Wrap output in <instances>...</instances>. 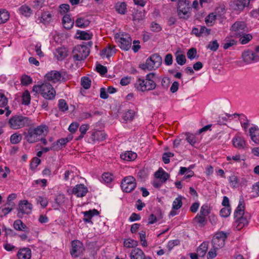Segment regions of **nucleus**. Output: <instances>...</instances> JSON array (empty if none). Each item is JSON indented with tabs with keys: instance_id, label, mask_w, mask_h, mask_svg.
<instances>
[{
	"instance_id": "f257e3e1",
	"label": "nucleus",
	"mask_w": 259,
	"mask_h": 259,
	"mask_svg": "<svg viewBox=\"0 0 259 259\" xmlns=\"http://www.w3.org/2000/svg\"><path fill=\"white\" fill-rule=\"evenodd\" d=\"M48 126L45 124L36 127H29L23 133L24 139L29 143L32 144L39 141L40 137L45 136V132H48Z\"/></svg>"
},
{
	"instance_id": "f03ea898",
	"label": "nucleus",
	"mask_w": 259,
	"mask_h": 259,
	"mask_svg": "<svg viewBox=\"0 0 259 259\" xmlns=\"http://www.w3.org/2000/svg\"><path fill=\"white\" fill-rule=\"evenodd\" d=\"M156 74L150 72L147 74L145 78H139L134 84V87L138 91L145 92L153 90L156 87L155 82Z\"/></svg>"
},
{
	"instance_id": "7ed1b4c3",
	"label": "nucleus",
	"mask_w": 259,
	"mask_h": 259,
	"mask_svg": "<svg viewBox=\"0 0 259 259\" xmlns=\"http://www.w3.org/2000/svg\"><path fill=\"white\" fill-rule=\"evenodd\" d=\"M32 91L36 94H40L46 100H53L56 96V91L49 82H44L41 84L33 87Z\"/></svg>"
},
{
	"instance_id": "20e7f679",
	"label": "nucleus",
	"mask_w": 259,
	"mask_h": 259,
	"mask_svg": "<svg viewBox=\"0 0 259 259\" xmlns=\"http://www.w3.org/2000/svg\"><path fill=\"white\" fill-rule=\"evenodd\" d=\"M162 63V58L157 54H154L149 57L145 62L140 64L139 67L143 70L151 71L158 68Z\"/></svg>"
},
{
	"instance_id": "39448f33",
	"label": "nucleus",
	"mask_w": 259,
	"mask_h": 259,
	"mask_svg": "<svg viewBox=\"0 0 259 259\" xmlns=\"http://www.w3.org/2000/svg\"><path fill=\"white\" fill-rule=\"evenodd\" d=\"M188 0H180L177 5V12L180 18L188 19L191 15L192 8Z\"/></svg>"
},
{
	"instance_id": "423d86ee",
	"label": "nucleus",
	"mask_w": 259,
	"mask_h": 259,
	"mask_svg": "<svg viewBox=\"0 0 259 259\" xmlns=\"http://www.w3.org/2000/svg\"><path fill=\"white\" fill-rule=\"evenodd\" d=\"M30 120L27 117L21 115L13 116L9 119V124L12 129L18 130L25 126L28 125Z\"/></svg>"
},
{
	"instance_id": "0eeeda50",
	"label": "nucleus",
	"mask_w": 259,
	"mask_h": 259,
	"mask_svg": "<svg viewBox=\"0 0 259 259\" xmlns=\"http://www.w3.org/2000/svg\"><path fill=\"white\" fill-rule=\"evenodd\" d=\"M115 39L122 50L127 51L131 47L132 40L128 33H117L115 35Z\"/></svg>"
},
{
	"instance_id": "6e6552de",
	"label": "nucleus",
	"mask_w": 259,
	"mask_h": 259,
	"mask_svg": "<svg viewBox=\"0 0 259 259\" xmlns=\"http://www.w3.org/2000/svg\"><path fill=\"white\" fill-rule=\"evenodd\" d=\"M73 53V58L75 60L81 61L89 55L90 49L87 46L78 45L74 48Z\"/></svg>"
},
{
	"instance_id": "1a4fd4ad",
	"label": "nucleus",
	"mask_w": 259,
	"mask_h": 259,
	"mask_svg": "<svg viewBox=\"0 0 259 259\" xmlns=\"http://www.w3.org/2000/svg\"><path fill=\"white\" fill-rule=\"evenodd\" d=\"M137 186L136 180L133 176L125 177L121 182V187L123 191L130 193L133 191Z\"/></svg>"
},
{
	"instance_id": "9d476101",
	"label": "nucleus",
	"mask_w": 259,
	"mask_h": 259,
	"mask_svg": "<svg viewBox=\"0 0 259 259\" xmlns=\"http://www.w3.org/2000/svg\"><path fill=\"white\" fill-rule=\"evenodd\" d=\"M32 205L26 200H21L18 204L17 208V216L19 218H22L24 214H28L31 213Z\"/></svg>"
},
{
	"instance_id": "9b49d317",
	"label": "nucleus",
	"mask_w": 259,
	"mask_h": 259,
	"mask_svg": "<svg viewBox=\"0 0 259 259\" xmlns=\"http://www.w3.org/2000/svg\"><path fill=\"white\" fill-rule=\"evenodd\" d=\"M227 237V234L223 232L216 233L211 241L213 248L214 249H219L223 247L225 245V242Z\"/></svg>"
},
{
	"instance_id": "f8f14e48",
	"label": "nucleus",
	"mask_w": 259,
	"mask_h": 259,
	"mask_svg": "<svg viewBox=\"0 0 259 259\" xmlns=\"http://www.w3.org/2000/svg\"><path fill=\"white\" fill-rule=\"evenodd\" d=\"M46 82L57 83L59 82L64 81V77L60 71L56 70H52L48 72L45 76Z\"/></svg>"
},
{
	"instance_id": "ddd939ff",
	"label": "nucleus",
	"mask_w": 259,
	"mask_h": 259,
	"mask_svg": "<svg viewBox=\"0 0 259 259\" xmlns=\"http://www.w3.org/2000/svg\"><path fill=\"white\" fill-rule=\"evenodd\" d=\"M231 30L236 36H241L248 31V28L244 22L237 21L233 24Z\"/></svg>"
},
{
	"instance_id": "4468645a",
	"label": "nucleus",
	"mask_w": 259,
	"mask_h": 259,
	"mask_svg": "<svg viewBox=\"0 0 259 259\" xmlns=\"http://www.w3.org/2000/svg\"><path fill=\"white\" fill-rule=\"evenodd\" d=\"M72 248L70 253L72 257H78L84 250L83 243L78 240H74L71 242Z\"/></svg>"
},
{
	"instance_id": "2eb2a0df",
	"label": "nucleus",
	"mask_w": 259,
	"mask_h": 259,
	"mask_svg": "<svg viewBox=\"0 0 259 259\" xmlns=\"http://www.w3.org/2000/svg\"><path fill=\"white\" fill-rule=\"evenodd\" d=\"M243 61L246 64H251L259 61V56L250 50L244 51L242 54Z\"/></svg>"
},
{
	"instance_id": "dca6fc26",
	"label": "nucleus",
	"mask_w": 259,
	"mask_h": 259,
	"mask_svg": "<svg viewBox=\"0 0 259 259\" xmlns=\"http://www.w3.org/2000/svg\"><path fill=\"white\" fill-rule=\"evenodd\" d=\"M88 192V188L83 184L77 185L72 190V193L78 197H84Z\"/></svg>"
},
{
	"instance_id": "f3484780",
	"label": "nucleus",
	"mask_w": 259,
	"mask_h": 259,
	"mask_svg": "<svg viewBox=\"0 0 259 259\" xmlns=\"http://www.w3.org/2000/svg\"><path fill=\"white\" fill-rule=\"evenodd\" d=\"M131 259H152L150 256L146 257L142 249L134 248L130 254Z\"/></svg>"
},
{
	"instance_id": "a211bd4d",
	"label": "nucleus",
	"mask_w": 259,
	"mask_h": 259,
	"mask_svg": "<svg viewBox=\"0 0 259 259\" xmlns=\"http://www.w3.org/2000/svg\"><path fill=\"white\" fill-rule=\"evenodd\" d=\"M14 202H6L0 207V217L3 218L9 213L15 207Z\"/></svg>"
},
{
	"instance_id": "6ab92c4d",
	"label": "nucleus",
	"mask_w": 259,
	"mask_h": 259,
	"mask_svg": "<svg viewBox=\"0 0 259 259\" xmlns=\"http://www.w3.org/2000/svg\"><path fill=\"white\" fill-rule=\"evenodd\" d=\"M31 256V251L29 248L20 249L17 253L18 259H30Z\"/></svg>"
},
{
	"instance_id": "aec40b11",
	"label": "nucleus",
	"mask_w": 259,
	"mask_h": 259,
	"mask_svg": "<svg viewBox=\"0 0 259 259\" xmlns=\"http://www.w3.org/2000/svg\"><path fill=\"white\" fill-rule=\"evenodd\" d=\"M83 213L84 214V218L83 219L84 222L93 223L91 221L92 218L95 215H99V212L97 209H93L84 211Z\"/></svg>"
},
{
	"instance_id": "412c9836",
	"label": "nucleus",
	"mask_w": 259,
	"mask_h": 259,
	"mask_svg": "<svg viewBox=\"0 0 259 259\" xmlns=\"http://www.w3.org/2000/svg\"><path fill=\"white\" fill-rule=\"evenodd\" d=\"M249 135L251 140L255 144H259V129L254 126L249 129Z\"/></svg>"
},
{
	"instance_id": "4be33fe9",
	"label": "nucleus",
	"mask_w": 259,
	"mask_h": 259,
	"mask_svg": "<svg viewBox=\"0 0 259 259\" xmlns=\"http://www.w3.org/2000/svg\"><path fill=\"white\" fill-rule=\"evenodd\" d=\"M13 227L16 230L18 231H23L25 233H28L29 232L28 228L21 220L19 219L16 220L14 221L13 223Z\"/></svg>"
},
{
	"instance_id": "5701e85b",
	"label": "nucleus",
	"mask_w": 259,
	"mask_h": 259,
	"mask_svg": "<svg viewBox=\"0 0 259 259\" xmlns=\"http://www.w3.org/2000/svg\"><path fill=\"white\" fill-rule=\"evenodd\" d=\"M52 15L48 12L42 13L41 16L37 19L38 23H42L44 24H49L52 20Z\"/></svg>"
},
{
	"instance_id": "b1692460",
	"label": "nucleus",
	"mask_w": 259,
	"mask_h": 259,
	"mask_svg": "<svg viewBox=\"0 0 259 259\" xmlns=\"http://www.w3.org/2000/svg\"><path fill=\"white\" fill-rule=\"evenodd\" d=\"M243 202L244 200L243 198L239 200V204L234 212V217L235 218L244 217V205L243 204Z\"/></svg>"
},
{
	"instance_id": "393cba45",
	"label": "nucleus",
	"mask_w": 259,
	"mask_h": 259,
	"mask_svg": "<svg viewBox=\"0 0 259 259\" xmlns=\"http://www.w3.org/2000/svg\"><path fill=\"white\" fill-rule=\"evenodd\" d=\"M154 176L156 178L159 179L162 182L164 183L169 177V175L162 168H159V169L155 172Z\"/></svg>"
},
{
	"instance_id": "a878e982",
	"label": "nucleus",
	"mask_w": 259,
	"mask_h": 259,
	"mask_svg": "<svg viewBox=\"0 0 259 259\" xmlns=\"http://www.w3.org/2000/svg\"><path fill=\"white\" fill-rule=\"evenodd\" d=\"M234 146L239 149H243L245 146V141L241 137H235L232 140Z\"/></svg>"
},
{
	"instance_id": "bb28decb",
	"label": "nucleus",
	"mask_w": 259,
	"mask_h": 259,
	"mask_svg": "<svg viewBox=\"0 0 259 259\" xmlns=\"http://www.w3.org/2000/svg\"><path fill=\"white\" fill-rule=\"evenodd\" d=\"M62 24L65 28L70 29L73 26L74 21L71 19L70 15H65L62 18Z\"/></svg>"
},
{
	"instance_id": "cd10ccee",
	"label": "nucleus",
	"mask_w": 259,
	"mask_h": 259,
	"mask_svg": "<svg viewBox=\"0 0 259 259\" xmlns=\"http://www.w3.org/2000/svg\"><path fill=\"white\" fill-rule=\"evenodd\" d=\"M90 21L85 17H79L75 21V25L78 27L85 28L89 25Z\"/></svg>"
},
{
	"instance_id": "c85d7f7f",
	"label": "nucleus",
	"mask_w": 259,
	"mask_h": 259,
	"mask_svg": "<svg viewBox=\"0 0 259 259\" xmlns=\"http://www.w3.org/2000/svg\"><path fill=\"white\" fill-rule=\"evenodd\" d=\"M106 134L102 131H96L92 135L93 141H103L106 139Z\"/></svg>"
},
{
	"instance_id": "c756f323",
	"label": "nucleus",
	"mask_w": 259,
	"mask_h": 259,
	"mask_svg": "<svg viewBox=\"0 0 259 259\" xmlns=\"http://www.w3.org/2000/svg\"><path fill=\"white\" fill-rule=\"evenodd\" d=\"M122 159L126 161H132L135 160L137 157V154L131 151H126L120 155Z\"/></svg>"
},
{
	"instance_id": "7c9ffc66",
	"label": "nucleus",
	"mask_w": 259,
	"mask_h": 259,
	"mask_svg": "<svg viewBox=\"0 0 259 259\" xmlns=\"http://www.w3.org/2000/svg\"><path fill=\"white\" fill-rule=\"evenodd\" d=\"M186 141L192 146L199 143V139L195 135L191 133H186L185 134Z\"/></svg>"
},
{
	"instance_id": "2f4dec72",
	"label": "nucleus",
	"mask_w": 259,
	"mask_h": 259,
	"mask_svg": "<svg viewBox=\"0 0 259 259\" xmlns=\"http://www.w3.org/2000/svg\"><path fill=\"white\" fill-rule=\"evenodd\" d=\"M114 53V47L109 45L102 51L100 54L102 57L106 56V57H109L111 56Z\"/></svg>"
},
{
	"instance_id": "473e14b6",
	"label": "nucleus",
	"mask_w": 259,
	"mask_h": 259,
	"mask_svg": "<svg viewBox=\"0 0 259 259\" xmlns=\"http://www.w3.org/2000/svg\"><path fill=\"white\" fill-rule=\"evenodd\" d=\"M208 249V244L206 242H203L201 245L198 247L197 249V254L200 256H204Z\"/></svg>"
},
{
	"instance_id": "72a5a7b5",
	"label": "nucleus",
	"mask_w": 259,
	"mask_h": 259,
	"mask_svg": "<svg viewBox=\"0 0 259 259\" xmlns=\"http://www.w3.org/2000/svg\"><path fill=\"white\" fill-rule=\"evenodd\" d=\"M67 56V51L64 48H59L56 51L55 56L58 60H62Z\"/></svg>"
},
{
	"instance_id": "f704fd0d",
	"label": "nucleus",
	"mask_w": 259,
	"mask_h": 259,
	"mask_svg": "<svg viewBox=\"0 0 259 259\" xmlns=\"http://www.w3.org/2000/svg\"><path fill=\"white\" fill-rule=\"evenodd\" d=\"M158 214L156 215L153 213H152L150 215L148 218V224H153L156 223L157 221L161 219L162 218V213L161 210H159L158 211Z\"/></svg>"
},
{
	"instance_id": "c9c22d12",
	"label": "nucleus",
	"mask_w": 259,
	"mask_h": 259,
	"mask_svg": "<svg viewBox=\"0 0 259 259\" xmlns=\"http://www.w3.org/2000/svg\"><path fill=\"white\" fill-rule=\"evenodd\" d=\"M116 11L120 14H125L126 12V4L124 2H118L115 6Z\"/></svg>"
},
{
	"instance_id": "e433bc0d",
	"label": "nucleus",
	"mask_w": 259,
	"mask_h": 259,
	"mask_svg": "<svg viewBox=\"0 0 259 259\" xmlns=\"http://www.w3.org/2000/svg\"><path fill=\"white\" fill-rule=\"evenodd\" d=\"M236 223L237 224L236 228L238 230H240L244 226L247 225L248 222L245 217L236 218Z\"/></svg>"
},
{
	"instance_id": "4c0bfd02",
	"label": "nucleus",
	"mask_w": 259,
	"mask_h": 259,
	"mask_svg": "<svg viewBox=\"0 0 259 259\" xmlns=\"http://www.w3.org/2000/svg\"><path fill=\"white\" fill-rule=\"evenodd\" d=\"M31 100L30 95L28 90L25 91L22 96V104L28 105L30 104Z\"/></svg>"
},
{
	"instance_id": "58836bf2",
	"label": "nucleus",
	"mask_w": 259,
	"mask_h": 259,
	"mask_svg": "<svg viewBox=\"0 0 259 259\" xmlns=\"http://www.w3.org/2000/svg\"><path fill=\"white\" fill-rule=\"evenodd\" d=\"M9 14L4 9H0V24L6 22L9 19Z\"/></svg>"
},
{
	"instance_id": "ea45409f",
	"label": "nucleus",
	"mask_w": 259,
	"mask_h": 259,
	"mask_svg": "<svg viewBox=\"0 0 259 259\" xmlns=\"http://www.w3.org/2000/svg\"><path fill=\"white\" fill-rule=\"evenodd\" d=\"M20 12L26 17H29L32 14L30 8L26 5H23L19 8Z\"/></svg>"
},
{
	"instance_id": "a19ab883",
	"label": "nucleus",
	"mask_w": 259,
	"mask_h": 259,
	"mask_svg": "<svg viewBox=\"0 0 259 259\" xmlns=\"http://www.w3.org/2000/svg\"><path fill=\"white\" fill-rule=\"evenodd\" d=\"M135 111L133 110H128L126 112L123 113L122 119L124 121H127L128 120H132L135 115Z\"/></svg>"
},
{
	"instance_id": "79ce46f5",
	"label": "nucleus",
	"mask_w": 259,
	"mask_h": 259,
	"mask_svg": "<svg viewBox=\"0 0 259 259\" xmlns=\"http://www.w3.org/2000/svg\"><path fill=\"white\" fill-rule=\"evenodd\" d=\"M194 221L198 224H199V226L201 227L204 226L207 220L206 219V217L198 214L195 218H194Z\"/></svg>"
},
{
	"instance_id": "37998d69",
	"label": "nucleus",
	"mask_w": 259,
	"mask_h": 259,
	"mask_svg": "<svg viewBox=\"0 0 259 259\" xmlns=\"http://www.w3.org/2000/svg\"><path fill=\"white\" fill-rule=\"evenodd\" d=\"M78 38L81 40H89L91 39L92 34L84 31H77Z\"/></svg>"
},
{
	"instance_id": "c03bdc74",
	"label": "nucleus",
	"mask_w": 259,
	"mask_h": 259,
	"mask_svg": "<svg viewBox=\"0 0 259 259\" xmlns=\"http://www.w3.org/2000/svg\"><path fill=\"white\" fill-rule=\"evenodd\" d=\"M236 41L233 39H230L229 38H226L224 40V42L223 43V48L225 50L228 49L231 47L236 45Z\"/></svg>"
},
{
	"instance_id": "a18cd8bd",
	"label": "nucleus",
	"mask_w": 259,
	"mask_h": 259,
	"mask_svg": "<svg viewBox=\"0 0 259 259\" xmlns=\"http://www.w3.org/2000/svg\"><path fill=\"white\" fill-rule=\"evenodd\" d=\"M251 0H237L235 5L239 9H243L247 7Z\"/></svg>"
},
{
	"instance_id": "49530a36",
	"label": "nucleus",
	"mask_w": 259,
	"mask_h": 259,
	"mask_svg": "<svg viewBox=\"0 0 259 259\" xmlns=\"http://www.w3.org/2000/svg\"><path fill=\"white\" fill-rule=\"evenodd\" d=\"M123 244L127 248H133L138 245V242L132 239H127L124 240Z\"/></svg>"
},
{
	"instance_id": "de8ad7c7",
	"label": "nucleus",
	"mask_w": 259,
	"mask_h": 259,
	"mask_svg": "<svg viewBox=\"0 0 259 259\" xmlns=\"http://www.w3.org/2000/svg\"><path fill=\"white\" fill-rule=\"evenodd\" d=\"M21 140V135L18 133L12 134L10 137V142L13 144H16L20 143Z\"/></svg>"
},
{
	"instance_id": "09e8293b",
	"label": "nucleus",
	"mask_w": 259,
	"mask_h": 259,
	"mask_svg": "<svg viewBox=\"0 0 259 259\" xmlns=\"http://www.w3.org/2000/svg\"><path fill=\"white\" fill-rule=\"evenodd\" d=\"M240 42L242 45L247 44L252 38V36L250 34H242V36H240Z\"/></svg>"
},
{
	"instance_id": "8fccbe9b",
	"label": "nucleus",
	"mask_w": 259,
	"mask_h": 259,
	"mask_svg": "<svg viewBox=\"0 0 259 259\" xmlns=\"http://www.w3.org/2000/svg\"><path fill=\"white\" fill-rule=\"evenodd\" d=\"M81 84L85 89H89L91 85V80L88 77H83L81 78Z\"/></svg>"
},
{
	"instance_id": "3c124183",
	"label": "nucleus",
	"mask_w": 259,
	"mask_h": 259,
	"mask_svg": "<svg viewBox=\"0 0 259 259\" xmlns=\"http://www.w3.org/2000/svg\"><path fill=\"white\" fill-rule=\"evenodd\" d=\"M144 18V14L142 11L138 12L133 14V20L135 22H139Z\"/></svg>"
},
{
	"instance_id": "603ef678",
	"label": "nucleus",
	"mask_w": 259,
	"mask_h": 259,
	"mask_svg": "<svg viewBox=\"0 0 259 259\" xmlns=\"http://www.w3.org/2000/svg\"><path fill=\"white\" fill-rule=\"evenodd\" d=\"M216 19V16L213 13L209 14L205 19L206 24L208 26H211Z\"/></svg>"
},
{
	"instance_id": "864d4df0",
	"label": "nucleus",
	"mask_w": 259,
	"mask_h": 259,
	"mask_svg": "<svg viewBox=\"0 0 259 259\" xmlns=\"http://www.w3.org/2000/svg\"><path fill=\"white\" fill-rule=\"evenodd\" d=\"M38 203H39L42 208H45L48 204V201L47 198L39 196L36 198Z\"/></svg>"
},
{
	"instance_id": "5fc2aeb1",
	"label": "nucleus",
	"mask_w": 259,
	"mask_h": 259,
	"mask_svg": "<svg viewBox=\"0 0 259 259\" xmlns=\"http://www.w3.org/2000/svg\"><path fill=\"white\" fill-rule=\"evenodd\" d=\"M58 107L59 109L62 112H65L68 109V105L64 99H60L59 100Z\"/></svg>"
},
{
	"instance_id": "6e6d98bb",
	"label": "nucleus",
	"mask_w": 259,
	"mask_h": 259,
	"mask_svg": "<svg viewBox=\"0 0 259 259\" xmlns=\"http://www.w3.org/2000/svg\"><path fill=\"white\" fill-rule=\"evenodd\" d=\"M182 206V201L181 197L176 198L172 203V208L174 210H177L181 207Z\"/></svg>"
},
{
	"instance_id": "4d7b16f0",
	"label": "nucleus",
	"mask_w": 259,
	"mask_h": 259,
	"mask_svg": "<svg viewBox=\"0 0 259 259\" xmlns=\"http://www.w3.org/2000/svg\"><path fill=\"white\" fill-rule=\"evenodd\" d=\"M231 207H224L220 211V215L222 217H228L231 213Z\"/></svg>"
},
{
	"instance_id": "13d9d810",
	"label": "nucleus",
	"mask_w": 259,
	"mask_h": 259,
	"mask_svg": "<svg viewBox=\"0 0 259 259\" xmlns=\"http://www.w3.org/2000/svg\"><path fill=\"white\" fill-rule=\"evenodd\" d=\"M176 61L177 63L180 65H183L185 64L186 59L185 56L181 54H177L176 55Z\"/></svg>"
},
{
	"instance_id": "bf43d9fd",
	"label": "nucleus",
	"mask_w": 259,
	"mask_h": 259,
	"mask_svg": "<svg viewBox=\"0 0 259 259\" xmlns=\"http://www.w3.org/2000/svg\"><path fill=\"white\" fill-rule=\"evenodd\" d=\"M229 181L231 187L235 188L238 186V180L236 176L232 175L230 176L229 178Z\"/></svg>"
},
{
	"instance_id": "052dcab7",
	"label": "nucleus",
	"mask_w": 259,
	"mask_h": 259,
	"mask_svg": "<svg viewBox=\"0 0 259 259\" xmlns=\"http://www.w3.org/2000/svg\"><path fill=\"white\" fill-rule=\"evenodd\" d=\"M70 6L68 4H62L59 6V12L61 15H66V14L69 12Z\"/></svg>"
},
{
	"instance_id": "680f3d73",
	"label": "nucleus",
	"mask_w": 259,
	"mask_h": 259,
	"mask_svg": "<svg viewBox=\"0 0 259 259\" xmlns=\"http://www.w3.org/2000/svg\"><path fill=\"white\" fill-rule=\"evenodd\" d=\"M21 82L23 85H27L32 82V79L30 76L24 75L21 77Z\"/></svg>"
},
{
	"instance_id": "e2e57ef3",
	"label": "nucleus",
	"mask_w": 259,
	"mask_h": 259,
	"mask_svg": "<svg viewBox=\"0 0 259 259\" xmlns=\"http://www.w3.org/2000/svg\"><path fill=\"white\" fill-rule=\"evenodd\" d=\"M219 47V45L217 40L210 41L208 46L207 48L210 49L211 51H216Z\"/></svg>"
},
{
	"instance_id": "0e129e2a",
	"label": "nucleus",
	"mask_w": 259,
	"mask_h": 259,
	"mask_svg": "<svg viewBox=\"0 0 259 259\" xmlns=\"http://www.w3.org/2000/svg\"><path fill=\"white\" fill-rule=\"evenodd\" d=\"M210 213V210L207 205H203L200 209L199 214L206 217Z\"/></svg>"
},
{
	"instance_id": "69168bd1",
	"label": "nucleus",
	"mask_w": 259,
	"mask_h": 259,
	"mask_svg": "<svg viewBox=\"0 0 259 259\" xmlns=\"http://www.w3.org/2000/svg\"><path fill=\"white\" fill-rule=\"evenodd\" d=\"M10 171V170L8 167L0 166V175L3 178H7V175Z\"/></svg>"
},
{
	"instance_id": "338daca9",
	"label": "nucleus",
	"mask_w": 259,
	"mask_h": 259,
	"mask_svg": "<svg viewBox=\"0 0 259 259\" xmlns=\"http://www.w3.org/2000/svg\"><path fill=\"white\" fill-rule=\"evenodd\" d=\"M8 98L4 94L0 93V107H6L8 105Z\"/></svg>"
},
{
	"instance_id": "774afa93",
	"label": "nucleus",
	"mask_w": 259,
	"mask_h": 259,
	"mask_svg": "<svg viewBox=\"0 0 259 259\" xmlns=\"http://www.w3.org/2000/svg\"><path fill=\"white\" fill-rule=\"evenodd\" d=\"M180 244V241L178 239H175L168 241L167 248L168 250H171L175 246H177Z\"/></svg>"
}]
</instances>
